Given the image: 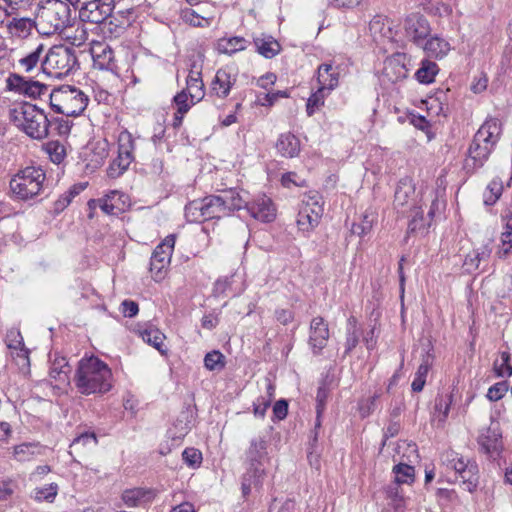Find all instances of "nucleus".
I'll use <instances>...</instances> for the list:
<instances>
[{
	"mask_svg": "<svg viewBox=\"0 0 512 512\" xmlns=\"http://www.w3.org/2000/svg\"><path fill=\"white\" fill-rule=\"evenodd\" d=\"M74 382L81 394H103L112 388V372L99 358L85 357L78 362Z\"/></svg>",
	"mask_w": 512,
	"mask_h": 512,
	"instance_id": "f257e3e1",
	"label": "nucleus"
},
{
	"mask_svg": "<svg viewBox=\"0 0 512 512\" xmlns=\"http://www.w3.org/2000/svg\"><path fill=\"white\" fill-rule=\"evenodd\" d=\"M502 133V125L497 118H488L474 135L468 149L466 166L480 168L489 158Z\"/></svg>",
	"mask_w": 512,
	"mask_h": 512,
	"instance_id": "f03ea898",
	"label": "nucleus"
},
{
	"mask_svg": "<svg viewBox=\"0 0 512 512\" xmlns=\"http://www.w3.org/2000/svg\"><path fill=\"white\" fill-rule=\"evenodd\" d=\"M245 455L247 469L241 483L244 497L250 494L252 487L259 489L263 484L266 476L265 463L269 461L267 442L262 438L252 439Z\"/></svg>",
	"mask_w": 512,
	"mask_h": 512,
	"instance_id": "7ed1b4c3",
	"label": "nucleus"
},
{
	"mask_svg": "<svg viewBox=\"0 0 512 512\" xmlns=\"http://www.w3.org/2000/svg\"><path fill=\"white\" fill-rule=\"evenodd\" d=\"M46 173L41 167L27 166L17 171L9 181L13 198L28 201L40 195L44 190Z\"/></svg>",
	"mask_w": 512,
	"mask_h": 512,
	"instance_id": "20e7f679",
	"label": "nucleus"
},
{
	"mask_svg": "<svg viewBox=\"0 0 512 512\" xmlns=\"http://www.w3.org/2000/svg\"><path fill=\"white\" fill-rule=\"evenodd\" d=\"M70 13L68 4L60 0L39 6L35 17L38 33L50 36L62 32L70 24Z\"/></svg>",
	"mask_w": 512,
	"mask_h": 512,
	"instance_id": "39448f33",
	"label": "nucleus"
},
{
	"mask_svg": "<svg viewBox=\"0 0 512 512\" xmlns=\"http://www.w3.org/2000/svg\"><path fill=\"white\" fill-rule=\"evenodd\" d=\"M12 120L33 139H43L49 133V118L43 110L30 103H21L10 110Z\"/></svg>",
	"mask_w": 512,
	"mask_h": 512,
	"instance_id": "423d86ee",
	"label": "nucleus"
},
{
	"mask_svg": "<svg viewBox=\"0 0 512 512\" xmlns=\"http://www.w3.org/2000/svg\"><path fill=\"white\" fill-rule=\"evenodd\" d=\"M50 107L59 114L64 116H78L87 107L89 98L79 88L62 85L54 88L50 94Z\"/></svg>",
	"mask_w": 512,
	"mask_h": 512,
	"instance_id": "0eeeda50",
	"label": "nucleus"
},
{
	"mask_svg": "<svg viewBox=\"0 0 512 512\" xmlns=\"http://www.w3.org/2000/svg\"><path fill=\"white\" fill-rule=\"evenodd\" d=\"M77 66L75 50L65 45L51 47L42 63L43 70L56 78L69 75Z\"/></svg>",
	"mask_w": 512,
	"mask_h": 512,
	"instance_id": "6e6552de",
	"label": "nucleus"
},
{
	"mask_svg": "<svg viewBox=\"0 0 512 512\" xmlns=\"http://www.w3.org/2000/svg\"><path fill=\"white\" fill-rule=\"evenodd\" d=\"M441 463L455 472L456 479H461L465 489L473 492L478 484V465L475 461L459 455L453 450L441 455Z\"/></svg>",
	"mask_w": 512,
	"mask_h": 512,
	"instance_id": "1a4fd4ad",
	"label": "nucleus"
},
{
	"mask_svg": "<svg viewBox=\"0 0 512 512\" xmlns=\"http://www.w3.org/2000/svg\"><path fill=\"white\" fill-rule=\"evenodd\" d=\"M79 8L81 20L103 26L112 32L110 27L113 24L112 12L114 9L113 0H85Z\"/></svg>",
	"mask_w": 512,
	"mask_h": 512,
	"instance_id": "9d476101",
	"label": "nucleus"
},
{
	"mask_svg": "<svg viewBox=\"0 0 512 512\" xmlns=\"http://www.w3.org/2000/svg\"><path fill=\"white\" fill-rule=\"evenodd\" d=\"M134 139L127 130L122 131L118 136V155L107 168V174L111 178L121 176L134 160Z\"/></svg>",
	"mask_w": 512,
	"mask_h": 512,
	"instance_id": "9b49d317",
	"label": "nucleus"
},
{
	"mask_svg": "<svg viewBox=\"0 0 512 512\" xmlns=\"http://www.w3.org/2000/svg\"><path fill=\"white\" fill-rule=\"evenodd\" d=\"M401 29L404 38L417 46L421 45L431 32L428 20L420 13L407 15Z\"/></svg>",
	"mask_w": 512,
	"mask_h": 512,
	"instance_id": "f8f14e48",
	"label": "nucleus"
},
{
	"mask_svg": "<svg viewBox=\"0 0 512 512\" xmlns=\"http://www.w3.org/2000/svg\"><path fill=\"white\" fill-rule=\"evenodd\" d=\"M6 88L9 91L16 92L26 97L36 99L48 92V86L31 79L12 73L6 79Z\"/></svg>",
	"mask_w": 512,
	"mask_h": 512,
	"instance_id": "ddd939ff",
	"label": "nucleus"
},
{
	"mask_svg": "<svg viewBox=\"0 0 512 512\" xmlns=\"http://www.w3.org/2000/svg\"><path fill=\"white\" fill-rule=\"evenodd\" d=\"M174 239H166L154 249L150 258V272L155 281H161L165 275V268L170 262Z\"/></svg>",
	"mask_w": 512,
	"mask_h": 512,
	"instance_id": "4468645a",
	"label": "nucleus"
},
{
	"mask_svg": "<svg viewBox=\"0 0 512 512\" xmlns=\"http://www.w3.org/2000/svg\"><path fill=\"white\" fill-rule=\"evenodd\" d=\"M245 208L251 217L261 222H271L276 217V209L271 199L266 196L248 201L245 203Z\"/></svg>",
	"mask_w": 512,
	"mask_h": 512,
	"instance_id": "2eb2a0df",
	"label": "nucleus"
},
{
	"mask_svg": "<svg viewBox=\"0 0 512 512\" xmlns=\"http://www.w3.org/2000/svg\"><path fill=\"white\" fill-rule=\"evenodd\" d=\"M394 205L396 208H401L403 213L417 205L415 185L410 178L405 177L398 182L394 195Z\"/></svg>",
	"mask_w": 512,
	"mask_h": 512,
	"instance_id": "dca6fc26",
	"label": "nucleus"
},
{
	"mask_svg": "<svg viewBox=\"0 0 512 512\" xmlns=\"http://www.w3.org/2000/svg\"><path fill=\"white\" fill-rule=\"evenodd\" d=\"M329 339V328L327 322L320 316L315 317L310 323L309 345L314 354L323 350Z\"/></svg>",
	"mask_w": 512,
	"mask_h": 512,
	"instance_id": "f3484780",
	"label": "nucleus"
},
{
	"mask_svg": "<svg viewBox=\"0 0 512 512\" xmlns=\"http://www.w3.org/2000/svg\"><path fill=\"white\" fill-rule=\"evenodd\" d=\"M91 55L94 66L101 70L114 72L117 70V64L114 58L112 48L103 42H96L91 47Z\"/></svg>",
	"mask_w": 512,
	"mask_h": 512,
	"instance_id": "a211bd4d",
	"label": "nucleus"
},
{
	"mask_svg": "<svg viewBox=\"0 0 512 512\" xmlns=\"http://www.w3.org/2000/svg\"><path fill=\"white\" fill-rule=\"evenodd\" d=\"M405 55L395 54L384 62L383 77L391 82L396 83L404 80L408 76V69L405 65Z\"/></svg>",
	"mask_w": 512,
	"mask_h": 512,
	"instance_id": "6ab92c4d",
	"label": "nucleus"
},
{
	"mask_svg": "<svg viewBox=\"0 0 512 512\" xmlns=\"http://www.w3.org/2000/svg\"><path fill=\"white\" fill-rule=\"evenodd\" d=\"M221 199L216 195H210L203 198L200 205L196 207L200 211V221H206L214 218L226 216Z\"/></svg>",
	"mask_w": 512,
	"mask_h": 512,
	"instance_id": "aec40b11",
	"label": "nucleus"
},
{
	"mask_svg": "<svg viewBox=\"0 0 512 512\" xmlns=\"http://www.w3.org/2000/svg\"><path fill=\"white\" fill-rule=\"evenodd\" d=\"M478 443L486 454L495 458L499 456L502 447L501 434L495 427H489L478 438Z\"/></svg>",
	"mask_w": 512,
	"mask_h": 512,
	"instance_id": "412c9836",
	"label": "nucleus"
},
{
	"mask_svg": "<svg viewBox=\"0 0 512 512\" xmlns=\"http://www.w3.org/2000/svg\"><path fill=\"white\" fill-rule=\"evenodd\" d=\"M8 32L18 38H27L33 29L37 30L36 19L28 17H13L6 23Z\"/></svg>",
	"mask_w": 512,
	"mask_h": 512,
	"instance_id": "4be33fe9",
	"label": "nucleus"
},
{
	"mask_svg": "<svg viewBox=\"0 0 512 512\" xmlns=\"http://www.w3.org/2000/svg\"><path fill=\"white\" fill-rule=\"evenodd\" d=\"M276 149L283 157L293 158L300 152V141L291 133L281 134L277 140Z\"/></svg>",
	"mask_w": 512,
	"mask_h": 512,
	"instance_id": "5701e85b",
	"label": "nucleus"
},
{
	"mask_svg": "<svg viewBox=\"0 0 512 512\" xmlns=\"http://www.w3.org/2000/svg\"><path fill=\"white\" fill-rule=\"evenodd\" d=\"M317 80L319 86L330 93L338 86L339 73L332 67V65L322 64L318 68Z\"/></svg>",
	"mask_w": 512,
	"mask_h": 512,
	"instance_id": "b1692460",
	"label": "nucleus"
},
{
	"mask_svg": "<svg viewBox=\"0 0 512 512\" xmlns=\"http://www.w3.org/2000/svg\"><path fill=\"white\" fill-rule=\"evenodd\" d=\"M71 367L63 356H57L52 361L49 375L59 384H68L70 381Z\"/></svg>",
	"mask_w": 512,
	"mask_h": 512,
	"instance_id": "393cba45",
	"label": "nucleus"
},
{
	"mask_svg": "<svg viewBox=\"0 0 512 512\" xmlns=\"http://www.w3.org/2000/svg\"><path fill=\"white\" fill-rule=\"evenodd\" d=\"M235 81V77L231 76L226 70L220 69L216 72L212 81V91L219 97H226Z\"/></svg>",
	"mask_w": 512,
	"mask_h": 512,
	"instance_id": "a878e982",
	"label": "nucleus"
},
{
	"mask_svg": "<svg viewBox=\"0 0 512 512\" xmlns=\"http://www.w3.org/2000/svg\"><path fill=\"white\" fill-rule=\"evenodd\" d=\"M256 51L265 58L275 57L281 50L280 44L272 36L254 38Z\"/></svg>",
	"mask_w": 512,
	"mask_h": 512,
	"instance_id": "bb28decb",
	"label": "nucleus"
},
{
	"mask_svg": "<svg viewBox=\"0 0 512 512\" xmlns=\"http://www.w3.org/2000/svg\"><path fill=\"white\" fill-rule=\"evenodd\" d=\"M218 197L221 199V203H223L222 206L225 208L226 215H229L234 210L245 208V203H248L239 192L233 189L225 191L223 195Z\"/></svg>",
	"mask_w": 512,
	"mask_h": 512,
	"instance_id": "cd10ccee",
	"label": "nucleus"
},
{
	"mask_svg": "<svg viewBox=\"0 0 512 512\" xmlns=\"http://www.w3.org/2000/svg\"><path fill=\"white\" fill-rule=\"evenodd\" d=\"M423 49L428 56L443 58L448 54L451 48L448 41L438 36H434L426 41Z\"/></svg>",
	"mask_w": 512,
	"mask_h": 512,
	"instance_id": "c85d7f7f",
	"label": "nucleus"
},
{
	"mask_svg": "<svg viewBox=\"0 0 512 512\" xmlns=\"http://www.w3.org/2000/svg\"><path fill=\"white\" fill-rule=\"evenodd\" d=\"M173 103L175 105L176 111L174 113L172 126L173 128L177 129L182 125L184 115L190 110L186 90H182L176 94L173 98Z\"/></svg>",
	"mask_w": 512,
	"mask_h": 512,
	"instance_id": "c756f323",
	"label": "nucleus"
},
{
	"mask_svg": "<svg viewBox=\"0 0 512 512\" xmlns=\"http://www.w3.org/2000/svg\"><path fill=\"white\" fill-rule=\"evenodd\" d=\"M248 41L243 37L222 38L218 41L217 48L220 53L233 55L247 48Z\"/></svg>",
	"mask_w": 512,
	"mask_h": 512,
	"instance_id": "7c9ffc66",
	"label": "nucleus"
},
{
	"mask_svg": "<svg viewBox=\"0 0 512 512\" xmlns=\"http://www.w3.org/2000/svg\"><path fill=\"white\" fill-rule=\"evenodd\" d=\"M504 185L499 177H494L483 192V202L487 206L494 205L501 197Z\"/></svg>",
	"mask_w": 512,
	"mask_h": 512,
	"instance_id": "2f4dec72",
	"label": "nucleus"
},
{
	"mask_svg": "<svg viewBox=\"0 0 512 512\" xmlns=\"http://www.w3.org/2000/svg\"><path fill=\"white\" fill-rule=\"evenodd\" d=\"M86 187L87 183H78L73 185L54 202V212L59 214L64 211V209L72 202L73 198L80 194V192L84 191Z\"/></svg>",
	"mask_w": 512,
	"mask_h": 512,
	"instance_id": "473e14b6",
	"label": "nucleus"
},
{
	"mask_svg": "<svg viewBox=\"0 0 512 512\" xmlns=\"http://www.w3.org/2000/svg\"><path fill=\"white\" fill-rule=\"evenodd\" d=\"M432 365V357L427 354L422 358V363L417 369V372L415 373L414 380L411 384V388L414 392H421L424 388V385L426 383V377L428 374V371Z\"/></svg>",
	"mask_w": 512,
	"mask_h": 512,
	"instance_id": "72a5a7b5",
	"label": "nucleus"
},
{
	"mask_svg": "<svg viewBox=\"0 0 512 512\" xmlns=\"http://www.w3.org/2000/svg\"><path fill=\"white\" fill-rule=\"evenodd\" d=\"M438 65L430 60H422L420 68L416 71L415 77L422 84H430L438 74Z\"/></svg>",
	"mask_w": 512,
	"mask_h": 512,
	"instance_id": "f704fd0d",
	"label": "nucleus"
},
{
	"mask_svg": "<svg viewBox=\"0 0 512 512\" xmlns=\"http://www.w3.org/2000/svg\"><path fill=\"white\" fill-rule=\"evenodd\" d=\"M319 211L313 214V211H309L304 207H301L297 216V225L302 231H310L319 224Z\"/></svg>",
	"mask_w": 512,
	"mask_h": 512,
	"instance_id": "c9c22d12",
	"label": "nucleus"
},
{
	"mask_svg": "<svg viewBox=\"0 0 512 512\" xmlns=\"http://www.w3.org/2000/svg\"><path fill=\"white\" fill-rule=\"evenodd\" d=\"M409 210L411 211V220L408 225V230L410 232L425 230L431 225L430 220L427 217H424L421 206L416 205L411 207Z\"/></svg>",
	"mask_w": 512,
	"mask_h": 512,
	"instance_id": "e433bc0d",
	"label": "nucleus"
},
{
	"mask_svg": "<svg viewBox=\"0 0 512 512\" xmlns=\"http://www.w3.org/2000/svg\"><path fill=\"white\" fill-rule=\"evenodd\" d=\"M149 494L150 491L143 488L127 489L122 493V500L127 507H137Z\"/></svg>",
	"mask_w": 512,
	"mask_h": 512,
	"instance_id": "4c0bfd02",
	"label": "nucleus"
},
{
	"mask_svg": "<svg viewBox=\"0 0 512 512\" xmlns=\"http://www.w3.org/2000/svg\"><path fill=\"white\" fill-rule=\"evenodd\" d=\"M141 337L144 342L156 348L160 353H165V350L163 349L165 335L159 329L153 327L144 329L141 332Z\"/></svg>",
	"mask_w": 512,
	"mask_h": 512,
	"instance_id": "58836bf2",
	"label": "nucleus"
},
{
	"mask_svg": "<svg viewBox=\"0 0 512 512\" xmlns=\"http://www.w3.org/2000/svg\"><path fill=\"white\" fill-rule=\"evenodd\" d=\"M396 484H412L415 480L414 467L408 464L399 463L393 467Z\"/></svg>",
	"mask_w": 512,
	"mask_h": 512,
	"instance_id": "ea45409f",
	"label": "nucleus"
},
{
	"mask_svg": "<svg viewBox=\"0 0 512 512\" xmlns=\"http://www.w3.org/2000/svg\"><path fill=\"white\" fill-rule=\"evenodd\" d=\"M58 489L57 483H50L44 487L35 488L32 497L38 502L53 503L58 494Z\"/></svg>",
	"mask_w": 512,
	"mask_h": 512,
	"instance_id": "a19ab883",
	"label": "nucleus"
},
{
	"mask_svg": "<svg viewBox=\"0 0 512 512\" xmlns=\"http://www.w3.org/2000/svg\"><path fill=\"white\" fill-rule=\"evenodd\" d=\"M44 51V45L39 44L33 51L19 60V65L26 71H32L40 61V57Z\"/></svg>",
	"mask_w": 512,
	"mask_h": 512,
	"instance_id": "79ce46f5",
	"label": "nucleus"
},
{
	"mask_svg": "<svg viewBox=\"0 0 512 512\" xmlns=\"http://www.w3.org/2000/svg\"><path fill=\"white\" fill-rule=\"evenodd\" d=\"M329 94L326 90L318 87L317 91L314 92L307 100L306 112L308 116H312L320 107L324 105V100Z\"/></svg>",
	"mask_w": 512,
	"mask_h": 512,
	"instance_id": "37998d69",
	"label": "nucleus"
},
{
	"mask_svg": "<svg viewBox=\"0 0 512 512\" xmlns=\"http://www.w3.org/2000/svg\"><path fill=\"white\" fill-rule=\"evenodd\" d=\"M374 220V215L372 213L366 212L365 214H363L360 222L353 223L351 227V233L359 237L365 236L371 231L374 224Z\"/></svg>",
	"mask_w": 512,
	"mask_h": 512,
	"instance_id": "c03bdc74",
	"label": "nucleus"
},
{
	"mask_svg": "<svg viewBox=\"0 0 512 512\" xmlns=\"http://www.w3.org/2000/svg\"><path fill=\"white\" fill-rule=\"evenodd\" d=\"M204 366L210 371L222 370L225 366V356L220 351L213 350L205 355Z\"/></svg>",
	"mask_w": 512,
	"mask_h": 512,
	"instance_id": "a18cd8bd",
	"label": "nucleus"
},
{
	"mask_svg": "<svg viewBox=\"0 0 512 512\" xmlns=\"http://www.w3.org/2000/svg\"><path fill=\"white\" fill-rule=\"evenodd\" d=\"M45 151L49 155L51 161L55 164H60L66 156V149L64 145L58 141H50L46 143Z\"/></svg>",
	"mask_w": 512,
	"mask_h": 512,
	"instance_id": "49530a36",
	"label": "nucleus"
},
{
	"mask_svg": "<svg viewBox=\"0 0 512 512\" xmlns=\"http://www.w3.org/2000/svg\"><path fill=\"white\" fill-rule=\"evenodd\" d=\"M451 404V396H438L435 401L436 417L439 422H445L448 417L449 409Z\"/></svg>",
	"mask_w": 512,
	"mask_h": 512,
	"instance_id": "de8ad7c7",
	"label": "nucleus"
},
{
	"mask_svg": "<svg viewBox=\"0 0 512 512\" xmlns=\"http://www.w3.org/2000/svg\"><path fill=\"white\" fill-rule=\"evenodd\" d=\"M72 122L64 117H54L49 119V129H52L60 136H66L70 133Z\"/></svg>",
	"mask_w": 512,
	"mask_h": 512,
	"instance_id": "09e8293b",
	"label": "nucleus"
},
{
	"mask_svg": "<svg viewBox=\"0 0 512 512\" xmlns=\"http://www.w3.org/2000/svg\"><path fill=\"white\" fill-rule=\"evenodd\" d=\"M302 207L309 211H313V214L316 213V210L319 211V218H321L323 214L322 197L316 192L311 193L303 200Z\"/></svg>",
	"mask_w": 512,
	"mask_h": 512,
	"instance_id": "8fccbe9b",
	"label": "nucleus"
},
{
	"mask_svg": "<svg viewBox=\"0 0 512 512\" xmlns=\"http://www.w3.org/2000/svg\"><path fill=\"white\" fill-rule=\"evenodd\" d=\"M424 196H427V198L431 201L427 218L430 220V222H432L433 217L437 213H440L441 209L444 207V203L439 201L438 196L434 191L423 193L421 201L423 200Z\"/></svg>",
	"mask_w": 512,
	"mask_h": 512,
	"instance_id": "3c124183",
	"label": "nucleus"
},
{
	"mask_svg": "<svg viewBox=\"0 0 512 512\" xmlns=\"http://www.w3.org/2000/svg\"><path fill=\"white\" fill-rule=\"evenodd\" d=\"M215 10L211 13H205L201 6L198 7V10H194V26H209L215 19Z\"/></svg>",
	"mask_w": 512,
	"mask_h": 512,
	"instance_id": "603ef678",
	"label": "nucleus"
},
{
	"mask_svg": "<svg viewBox=\"0 0 512 512\" xmlns=\"http://www.w3.org/2000/svg\"><path fill=\"white\" fill-rule=\"evenodd\" d=\"M7 347L16 350L24 346V340L19 330L11 329L6 334Z\"/></svg>",
	"mask_w": 512,
	"mask_h": 512,
	"instance_id": "864d4df0",
	"label": "nucleus"
},
{
	"mask_svg": "<svg viewBox=\"0 0 512 512\" xmlns=\"http://www.w3.org/2000/svg\"><path fill=\"white\" fill-rule=\"evenodd\" d=\"M507 391V382H498L488 389L487 397L490 401H498L505 395Z\"/></svg>",
	"mask_w": 512,
	"mask_h": 512,
	"instance_id": "5fc2aeb1",
	"label": "nucleus"
},
{
	"mask_svg": "<svg viewBox=\"0 0 512 512\" xmlns=\"http://www.w3.org/2000/svg\"><path fill=\"white\" fill-rule=\"evenodd\" d=\"M17 488V483L11 479L0 481V501L9 500Z\"/></svg>",
	"mask_w": 512,
	"mask_h": 512,
	"instance_id": "6e6d98bb",
	"label": "nucleus"
},
{
	"mask_svg": "<svg viewBox=\"0 0 512 512\" xmlns=\"http://www.w3.org/2000/svg\"><path fill=\"white\" fill-rule=\"evenodd\" d=\"M97 444V437L94 432H84L81 433L79 436H77L72 444L71 447H78V446H87V445H93L95 446Z\"/></svg>",
	"mask_w": 512,
	"mask_h": 512,
	"instance_id": "4d7b16f0",
	"label": "nucleus"
},
{
	"mask_svg": "<svg viewBox=\"0 0 512 512\" xmlns=\"http://www.w3.org/2000/svg\"><path fill=\"white\" fill-rule=\"evenodd\" d=\"M188 432L189 427L187 426V424L183 425L182 421H178L177 423L174 424L173 428H170L168 430V435L173 441H176L182 439L184 436L188 434Z\"/></svg>",
	"mask_w": 512,
	"mask_h": 512,
	"instance_id": "13d9d810",
	"label": "nucleus"
},
{
	"mask_svg": "<svg viewBox=\"0 0 512 512\" xmlns=\"http://www.w3.org/2000/svg\"><path fill=\"white\" fill-rule=\"evenodd\" d=\"M235 277L236 273H233L230 276H225L218 279L215 283V292L218 294H223L228 290H232V284Z\"/></svg>",
	"mask_w": 512,
	"mask_h": 512,
	"instance_id": "bf43d9fd",
	"label": "nucleus"
},
{
	"mask_svg": "<svg viewBox=\"0 0 512 512\" xmlns=\"http://www.w3.org/2000/svg\"><path fill=\"white\" fill-rule=\"evenodd\" d=\"M269 406H270L269 399H264V397H259L253 403L254 415L259 418H264Z\"/></svg>",
	"mask_w": 512,
	"mask_h": 512,
	"instance_id": "052dcab7",
	"label": "nucleus"
},
{
	"mask_svg": "<svg viewBox=\"0 0 512 512\" xmlns=\"http://www.w3.org/2000/svg\"><path fill=\"white\" fill-rule=\"evenodd\" d=\"M378 395L375 394L372 397H369L365 402L360 404L359 410L362 417L369 416L376 408V401L378 399Z\"/></svg>",
	"mask_w": 512,
	"mask_h": 512,
	"instance_id": "680f3d73",
	"label": "nucleus"
},
{
	"mask_svg": "<svg viewBox=\"0 0 512 512\" xmlns=\"http://www.w3.org/2000/svg\"><path fill=\"white\" fill-rule=\"evenodd\" d=\"M121 311L125 317L132 318L139 312L138 304L132 300H124L121 303Z\"/></svg>",
	"mask_w": 512,
	"mask_h": 512,
	"instance_id": "e2e57ef3",
	"label": "nucleus"
},
{
	"mask_svg": "<svg viewBox=\"0 0 512 512\" xmlns=\"http://www.w3.org/2000/svg\"><path fill=\"white\" fill-rule=\"evenodd\" d=\"M288 413V403L286 400H278L273 406V415L277 420H283Z\"/></svg>",
	"mask_w": 512,
	"mask_h": 512,
	"instance_id": "0e129e2a",
	"label": "nucleus"
},
{
	"mask_svg": "<svg viewBox=\"0 0 512 512\" xmlns=\"http://www.w3.org/2000/svg\"><path fill=\"white\" fill-rule=\"evenodd\" d=\"M359 343V332L347 330L345 341V353H350Z\"/></svg>",
	"mask_w": 512,
	"mask_h": 512,
	"instance_id": "69168bd1",
	"label": "nucleus"
},
{
	"mask_svg": "<svg viewBox=\"0 0 512 512\" xmlns=\"http://www.w3.org/2000/svg\"><path fill=\"white\" fill-rule=\"evenodd\" d=\"M327 397H328V391H327L326 387L320 386L317 390V395H316V401H317L316 412L318 413V415L322 414L324 407H325Z\"/></svg>",
	"mask_w": 512,
	"mask_h": 512,
	"instance_id": "338daca9",
	"label": "nucleus"
},
{
	"mask_svg": "<svg viewBox=\"0 0 512 512\" xmlns=\"http://www.w3.org/2000/svg\"><path fill=\"white\" fill-rule=\"evenodd\" d=\"M275 317L278 322H280L283 325H287L290 322H292L294 314L289 309H277L275 311Z\"/></svg>",
	"mask_w": 512,
	"mask_h": 512,
	"instance_id": "774afa93",
	"label": "nucleus"
}]
</instances>
